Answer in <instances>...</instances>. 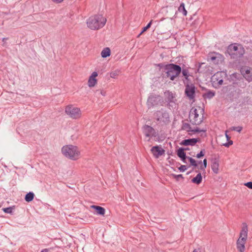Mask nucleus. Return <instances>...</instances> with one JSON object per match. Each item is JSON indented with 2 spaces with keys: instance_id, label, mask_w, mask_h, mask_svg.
Listing matches in <instances>:
<instances>
[{
  "instance_id": "obj_1",
  "label": "nucleus",
  "mask_w": 252,
  "mask_h": 252,
  "mask_svg": "<svg viewBox=\"0 0 252 252\" xmlns=\"http://www.w3.org/2000/svg\"><path fill=\"white\" fill-rule=\"evenodd\" d=\"M106 19L101 15L90 17L87 20L88 27L91 30H96L102 28L105 24Z\"/></svg>"
},
{
  "instance_id": "obj_2",
  "label": "nucleus",
  "mask_w": 252,
  "mask_h": 252,
  "mask_svg": "<svg viewBox=\"0 0 252 252\" xmlns=\"http://www.w3.org/2000/svg\"><path fill=\"white\" fill-rule=\"evenodd\" d=\"M62 152L65 157L74 160L78 159L80 156L78 148L72 145L63 146L62 148Z\"/></svg>"
},
{
  "instance_id": "obj_3",
  "label": "nucleus",
  "mask_w": 252,
  "mask_h": 252,
  "mask_svg": "<svg viewBox=\"0 0 252 252\" xmlns=\"http://www.w3.org/2000/svg\"><path fill=\"white\" fill-rule=\"evenodd\" d=\"M182 68L178 64L174 63H167L165 66L166 77L173 81L181 73Z\"/></svg>"
},
{
  "instance_id": "obj_4",
  "label": "nucleus",
  "mask_w": 252,
  "mask_h": 252,
  "mask_svg": "<svg viewBox=\"0 0 252 252\" xmlns=\"http://www.w3.org/2000/svg\"><path fill=\"white\" fill-rule=\"evenodd\" d=\"M243 226L240 233L239 239L236 242L237 250L240 252H244L245 250V244L248 237V226L246 223H243Z\"/></svg>"
},
{
  "instance_id": "obj_5",
  "label": "nucleus",
  "mask_w": 252,
  "mask_h": 252,
  "mask_svg": "<svg viewBox=\"0 0 252 252\" xmlns=\"http://www.w3.org/2000/svg\"><path fill=\"white\" fill-rule=\"evenodd\" d=\"M153 118L157 122L160 124L166 125L170 122V118L167 110L161 108L154 112Z\"/></svg>"
},
{
  "instance_id": "obj_6",
  "label": "nucleus",
  "mask_w": 252,
  "mask_h": 252,
  "mask_svg": "<svg viewBox=\"0 0 252 252\" xmlns=\"http://www.w3.org/2000/svg\"><path fill=\"white\" fill-rule=\"evenodd\" d=\"M227 51L231 58L235 60L241 58L245 53L244 48L241 45L237 44L229 45Z\"/></svg>"
},
{
  "instance_id": "obj_7",
  "label": "nucleus",
  "mask_w": 252,
  "mask_h": 252,
  "mask_svg": "<svg viewBox=\"0 0 252 252\" xmlns=\"http://www.w3.org/2000/svg\"><path fill=\"white\" fill-rule=\"evenodd\" d=\"M66 114L73 119H78L81 117V111L80 108L69 105L65 107Z\"/></svg>"
},
{
  "instance_id": "obj_8",
  "label": "nucleus",
  "mask_w": 252,
  "mask_h": 252,
  "mask_svg": "<svg viewBox=\"0 0 252 252\" xmlns=\"http://www.w3.org/2000/svg\"><path fill=\"white\" fill-rule=\"evenodd\" d=\"M189 119L192 125H199L203 122V116L199 117L197 109L192 108L189 112Z\"/></svg>"
},
{
  "instance_id": "obj_9",
  "label": "nucleus",
  "mask_w": 252,
  "mask_h": 252,
  "mask_svg": "<svg viewBox=\"0 0 252 252\" xmlns=\"http://www.w3.org/2000/svg\"><path fill=\"white\" fill-rule=\"evenodd\" d=\"M162 102V98L159 95L151 94L148 98L147 105L148 109H151L155 106L158 105Z\"/></svg>"
},
{
  "instance_id": "obj_10",
  "label": "nucleus",
  "mask_w": 252,
  "mask_h": 252,
  "mask_svg": "<svg viewBox=\"0 0 252 252\" xmlns=\"http://www.w3.org/2000/svg\"><path fill=\"white\" fill-rule=\"evenodd\" d=\"M224 74L222 72L218 71L215 73L211 78V81L213 86L215 88H218L221 85L223 82V77L222 75Z\"/></svg>"
},
{
  "instance_id": "obj_11",
  "label": "nucleus",
  "mask_w": 252,
  "mask_h": 252,
  "mask_svg": "<svg viewBox=\"0 0 252 252\" xmlns=\"http://www.w3.org/2000/svg\"><path fill=\"white\" fill-rule=\"evenodd\" d=\"M142 131L144 135L149 138L148 141H149L152 137H156L158 135V133L151 126L145 125L142 127Z\"/></svg>"
},
{
  "instance_id": "obj_12",
  "label": "nucleus",
  "mask_w": 252,
  "mask_h": 252,
  "mask_svg": "<svg viewBox=\"0 0 252 252\" xmlns=\"http://www.w3.org/2000/svg\"><path fill=\"white\" fill-rule=\"evenodd\" d=\"M185 94L190 99L192 100L195 98V87L193 84H187L186 86Z\"/></svg>"
},
{
  "instance_id": "obj_13",
  "label": "nucleus",
  "mask_w": 252,
  "mask_h": 252,
  "mask_svg": "<svg viewBox=\"0 0 252 252\" xmlns=\"http://www.w3.org/2000/svg\"><path fill=\"white\" fill-rule=\"evenodd\" d=\"M242 74L249 82L252 81V68L249 66H245L241 69Z\"/></svg>"
},
{
  "instance_id": "obj_14",
  "label": "nucleus",
  "mask_w": 252,
  "mask_h": 252,
  "mask_svg": "<svg viewBox=\"0 0 252 252\" xmlns=\"http://www.w3.org/2000/svg\"><path fill=\"white\" fill-rule=\"evenodd\" d=\"M152 154L156 158H158L164 154L165 151L158 146H153L151 150Z\"/></svg>"
},
{
  "instance_id": "obj_15",
  "label": "nucleus",
  "mask_w": 252,
  "mask_h": 252,
  "mask_svg": "<svg viewBox=\"0 0 252 252\" xmlns=\"http://www.w3.org/2000/svg\"><path fill=\"white\" fill-rule=\"evenodd\" d=\"M164 95L165 97V100L169 104L172 103H175L176 100L175 94H173L171 92L167 91L164 93Z\"/></svg>"
},
{
  "instance_id": "obj_16",
  "label": "nucleus",
  "mask_w": 252,
  "mask_h": 252,
  "mask_svg": "<svg viewBox=\"0 0 252 252\" xmlns=\"http://www.w3.org/2000/svg\"><path fill=\"white\" fill-rule=\"evenodd\" d=\"M198 141V138H190L183 140L180 144L184 146H194Z\"/></svg>"
},
{
  "instance_id": "obj_17",
  "label": "nucleus",
  "mask_w": 252,
  "mask_h": 252,
  "mask_svg": "<svg viewBox=\"0 0 252 252\" xmlns=\"http://www.w3.org/2000/svg\"><path fill=\"white\" fill-rule=\"evenodd\" d=\"M98 73L97 72L94 71L92 73V75L90 76L88 80V86L90 87H93L95 86L97 82L96 77L97 76Z\"/></svg>"
},
{
  "instance_id": "obj_18",
  "label": "nucleus",
  "mask_w": 252,
  "mask_h": 252,
  "mask_svg": "<svg viewBox=\"0 0 252 252\" xmlns=\"http://www.w3.org/2000/svg\"><path fill=\"white\" fill-rule=\"evenodd\" d=\"M219 160L217 158L213 159L211 162V169L214 173L218 174L219 173Z\"/></svg>"
},
{
  "instance_id": "obj_19",
  "label": "nucleus",
  "mask_w": 252,
  "mask_h": 252,
  "mask_svg": "<svg viewBox=\"0 0 252 252\" xmlns=\"http://www.w3.org/2000/svg\"><path fill=\"white\" fill-rule=\"evenodd\" d=\"M91 208L94 209L96 211L95 214L98 215L103 216L105 214V210L102 207L93 205L91 206Z\"/></svg>"
},
{
  "instance_id": "obj_20",
  "label": "nucleus",
  "mask_w": 252,
  "mask_h": 252,
  "mask_svg": "<svg viewBox=\"0 0 252 252\" xmlns=\"http://www.w3.org/2000/svg\"><path fill=\"white\" fill-rule=\"evenodd\" d=\"M216 93L214 91L207 90V92L204 93L202 96L205 99H211L215 95Z\"/></svg>"
},
{
  "instance_id": "obj_21",
  "label": "nucleus",
  "mask_w": 252,
  "mask_h": 252,
  "mask_svg": "<svg viewBox=\"0 0 252 252\" xmlns=\"http://www.w3.org/2000/svg\"><path fill=\"white\" fill-rule=\"evenodd\" d=\"M188 150V148H179L177 151V155L180 158H184L186 157L185 150Z\"/></svg>"
},
{
  "instance_id": "obj_22",
  "label": "nucleus",
  "mask_w": 252,
  "mask_h": 252,
  "mask_svg": "<svg viewBox=\"0 0 252 252\" xmlns=\"http://www.w3.org/2000/svg\"><path fill=\"white\" fill-rule=\"evenodd\" d=\"M202 177L201 174L199 173L195 177H194L192 180L191 182L193 183L196 184L197 185H199L202 182Z\"/></svg>"
},
{
  "instance_id": "obj_23",
  "label": "nucleus",
  "mask_w": 252,
  "mask_h": 252,
  "mask_svg": "<svg viewBox=\"0 0 252 252\" xmlns=\"http://www.w3.org/2000/svg\"><path fill=\"white\" fill-rule=\"evenodd\" d=\"M110 49L108 47L104 48L101 52V56L103 58L109 57L110 56Z\"/></svg>"
},
{
  "instance_id": "obj_24",
  "label": "nucleus",
  "mask_w": 252,
  "mask_h": 252,
  "mask_svg": "<svg viewBox=\"0 0 252 252\" xmlns=\"http://www.w3.org/2000/svg\"><path fill=\"white\" fill-rule=\"evenodd\" d=\"M34 194L32 192H29L27 193L25 197V200L28 202H31L34 198Z\"/></svg>"
},
{
  "instance_id": "obj_25",
  "label": "nucleus",
  "mask_w": 252,
  "mask_h": 252,
  "mask_svg": "<svg viewBox=\"0 0 252 252\" xmlns=\"http://www.w3.org/2000/svg\"><path fill=\"white\" fill-rule=\"evenodd\" d=\"M182 129L186 130L188 132H191L192 128L190 125L187 123H183L182 126Z\"/></svg>"
},
{
  "instance_id": "obj_26",
  "label": "nucleus",
  "mask_w": 252,
  "mask_h": 252,
  "mask_svg": "<svg viewBox=\"0 0 252 252\" xmlns=\"http://www.w3.org/2000/svg\"><path fill=\"white\" fill-rule=\"evenodd\" d=\"M178 11L180 12L183 13L184 16H186L187 14V11L186 10L185 7V4L182 2L178 7Z\"/></svg>"
},
{
  "instance_id": "obj_27",
  "label": "nucleus",
  "mask_w": 252,
  "mask_h": 252,
  "mask_svg": "<svg viewBox=\"0 0 252 252\" xmlns=\"http://www.w3.org/2000/svg\"><path fill=\"white\" fill-rule=\"evenodd\" d=\"M119 73H120L119 70H118V69L115 70L114 71H111L110 73V76L111 78L115 79L117 77V76H118L119 75Z\"/></svg>"
},
{
  "instance_id": "obj_28",
  "label": "nucleus",
  "mask_w": 252,
  "mask_h": 252,
  "mask_svg": "<svg viewBox=\"0 0 252 252\" xmlns=\"http://www.w3.org/2000/svg\"><path fill=\"white\" fill-rule=\"evenodd\" d=\"M239 87L241 88H245L246 86V84L244 82V80L243 78L238 79V81L235 83Z\"/></svg>"
},
{
  "instance_id": "obj_29",
  "label": "nucleus",
  "mask_w": 252,
  "mask_h": 252,
  "mask_svg": "<svg viewBox=\"0 0 252 252\" xmlns=\"http://www.w3.org/2000/svg\"><path fill=\"white\" fill-rule=\"evenodd\" d=\"M2 210L5 213L11 214L13 212V208L12 207H9L7 208H3Z\"/></svg>"
},
{
  "instance_id": "obj_30",
  "label": "nucleus",
  "mask_w": 252,
  "mask_h": 252,
  "mask_svg": "<svg viewBox=\"0 0 252 252\" xmlns=\"http://www.w3.org/2000/svg\"><path fill=\"white\" fill-rule=\"evenodd\" d=\"M181 72L183 74V75L185 77L186 80H188V78L189 77V72L188 69H183L182 70Z\"/></svg>"
},
{
  "instance_id": "obj_31",
  "label": "nucleus",
  "mask_w": 252,
  "mask_h": 252,
  "mask_svg": "<svg viewBox=\"0 0 252 252\" xmlns=\"http://www.w3.org/2000/svg\"><path fill=\"white\" fill-rule=\"evenodd\" d=\"M207 165V160L206 158L204 159L202 162V165L200 167V169L205 171Z\"/></svg>"
},
{
  "instance_id": "obj_32",
  "label": "nucleus",
  "mask_w": 252,
  "mask_h": 252,
  "mask_svg": "<svg viewBox=\"0 0 252 252\" xmlns=\"http://www.w3.org/2000/svg\"><path fill=\"white\" fill-rule=\"evenodd\" d=\"M189 160L190 162V164L192 166H194V167H196L197 166V162L194 159L192 158L191 157H189Z\"/></svg>"
},
{
  "instance_id": "obj_33",
  "label": "nucleus",
  "mask_w": 252,
  "mask_h": 252,
  "mask_svg": "<svg viewBox=\"0 0 252 252\" xmlns=\"http://www.w3.org/2000/svg\"><path fill=\"white\" fill-rule=\"evenodd\" d=\"M152 22H153V20H151L148 24L146 26V27H144V28H143L142 29V30L140 33V34H141L142 32L146 31L148 29H149L151 26V25L152 24Z\"/></svg>"
},
{
  "instance_id": "obj_34",
  "label": "nucleus",
  "mask_w": 252,
  "mask_h": 252,
  "mask_svg": "<svg viewBox=\"0 0 252 252\" xmlns=\"http://www.w3.org/2000/svg\"><path fill=\"white\" fill-rule=\"evenodd\" d=\"M205 149H202L201 150V151L199 153H198L196 155V157L197 158H200L205 155Z\"/></svg>"
},
{
  "instance_id": "obj_35",
  "label": "nucleus",
  "mask_w": 252,
  "mask_h": 252,
  "mask_svg": "<svg viewBox=\"0 0 252 252\" xmlns=\"http://www.w3.org/2000/svg\"><path fill=\"white\" fill-rule=\"evenodd\" d=\"M206 131V129H200L198 127H196L194 129H192L191 132H205Z\"/></svg>"
},
{
  "instance_id": "obj_36",
  "label": "nucleus",
  "mask_w": 252,
  "mask_h": 252,
  "mask_svg": "<svg viewBox=\"0 0 252 252\" xmlns=\"http://www.w3.org/2000/svg\"><path fill=\"white\" fill-rule=\"evenodd\" d=\"M187 167L186 165H182L181 166H180L179 168H178V169L181 171V172H184L187 169Z\"/></svg>"
},
{
  "instance_id": "obj_37",
  "label": "nucleus",
  "mask_w": 252,
  "mask_h": 252,
  "mask_svg": "<svg viewBox=\"0 0 252 252\" xmlns=\"http://www.w3.org/2000/svg\"><path fill=\"white\" fill-rule=\"evenodd\" d=\"M166 64H165L164 63H160L158 64L157 65L158 66L160 69H163L164 71L165 72V66Z\"/></svg>"
},
{
  "instance_id": "obj_38",
  "label": "nucleus",
  "mask_w": 252,
  "mask_h": 252,
  "mask_svg": "<svg viewBox=\"0 0 252 252\" xmlns=\"http://www.w3.org/2000/svg\"><path fill=\"white\" fill-rule=\"evenodd\" d=\"M172 176L174 177V178L176 179L177 180H178L179 179V178L184 179V177L182 174H179V175L172 174Z\"/></svg>"
},
{
  "instance_id": "obj_39",
  "label": "nucleus",
  "mask_w": 252,
  "mask_h": 252,
  "mask_svg": "<svg viewBox=\"0 0 252 252\" xmlns=\"http://www.w3.org/2000/svg\"><path fill=\"white\" fill-rule=\"evenodd\" d=\"M233 130L237 131L238 132H240L242 130V127L241 126H235L233 127Z\"/></svg>"
},
{
  "instance_id": "obj_40",
  "label": "nucleus",
  "mask_w": 252,
  "mask_h": 252,
  "mask_svg": "<svg viewBox=\"0 0 252 252\" xmlns=\"http://www.w3.org/2000/svg\"><path fill=\"white\" fill-rule=\"evenodd\" d=\"M245 186L250 189H252V182H249L245 184Z\"/></svg>"
},
{
  "instance_id": "obj_41",
  "label": "nucleus",
  "mask_w": 252,
  "mask_h": 252,
  "mask_svg": "<svg viewBox=\"0 0 252 252\" xmlns=\"http://www.w3.org/2000/svg\"><path fill=\"white\" fill-rule=\"evenodd\" d=\"M233 142L231 140H230L228 141V142H226L224 144H223V146H224L226 147H228L230 145H232Z\"/></svg>"
},
{
  "instance_id": "obj_42",
  "label": "nucleus",
  "mask_w": 252,
  "mask_h": 252,
  "mask_svg": "<svg viewBox=\"0 0 252 252\" xmlns=\"http://www.w3.org/2000/svg\"><path fill=\"white\" fill-rule=\"evenodd\" d=\"M210 57L212 61H215L216 59L217 58V57L213 56V54L212 53L210 55Z\"/></svg>"
},
{
  "instance_id": "obj_43",
  "label": "nucleus",
  "mask_w": 252,
  "mask_h": 252,
  "mask_svg": "<svg viewBox=\"0 0 252 252\" xmlns=\"http://www.w3.org/2000/svg\"><path fill=\"white\" fill-rule=\"evenodd\" d=\"M189 157H187L186 156V157H185V158H181V159L182 160V161L185 163H188V161H187V159L189 160Z\"/></svg>"
},
{
  "instance_id": "obj_44",
  "label": "nucleus",
  "mask_w": 252,
  "mask_h": 252,
  "mask_svg": "<svg viewBox=\"0 0 252 252\" xmlns=\"http://www.w3.org/2000/svg\"><path fill=\"white\" fill-rule=\"evenodd\" d=\"M64 0H52L55 3H60L62 2Z\"/></svg>"
},
{
  "instance_id": "obj_45",
  "label": "nucleus",
  "mask_w": 252,
  "mask_h": 252,
  "mask_svg": "<svg viewBox=\"0 0 252 252\" xmlns=\"http://www.w3.org/2000/svg\"><path fill=\"white\" fill-rule=\"evenodd\" d=\"M204 64V63H202L201 64L199 63V66H198V69H197V71H198V72H200V67H201V65L202 64Z\"/></svg>"
},
{
  "instance_id": "obj_46",
  "label": "nucleus",
  "mask_w": 252,
  "mask_h": 252,
  "mask_svg": "<svg viewBox=\"0 0 252 252\" xmlns=\"http://www.w3.org/2000/svg\"><path fill=\"white\" fill-rule=\"evenodd\" d=\"M100 93H101L102 95H103V96H105V92H104L103 91H101Z\"/></svg>"
},
{
  "instance_id": "obj_47",
  "label": "nucleus",
  "mask_w": 252,
  "mask_h": 252,
  "mask_svg": "<svg viewBox=\"0 0 252 252\" xmlns=\"http://www.w3.org/2000/svg\"><path fill=\"white\" fill-rule=\"evenodd\" d=\"M48 252V250L45 249L42 250L40 252Z\"/></svg>"
},
{
  "instance_id": "obj_48",
  "label": "nucleus",
  "mask_w": 252,
  "mask_h": 252,
  "mask_svg": "<svg viewBox=\"0 0 252 252\" xmlns=\"http://www.w3.org/2000/svg\"><path fill=\"white\" fill-rule=\"evenodd\" d=\"M225 136L227 139L228 140L229 138V136L226 133H225Z\"/></svg>"
},
{
  "instance_id": "obj_49",
  "label": "nucleus",
  "mask_w": 252,
  "mask_h": 252,
  "mask_svg": "<svg viewBox=\"0 0 252 252\" xmlns=\"http://www.w3.org/2000/svg\"><path fill=\"white\" fill-rule=\"evenodd\" d=\"M192 252H198V251L196 249L194 250Z\"/></svg>"
},
{
  "instance_id": "obj_50",
  "label": "nucleus",
  "mask_w": 252,
  "mask_h": 252,
  "mask_svg": "<svg viewBox=\"0 0 252 252\" xmlns=\"http://www.w3.org/2000/svg\"><path fill=\"white\" fill-rule=\"evenodd\" d=\"M6 39H7V38H3L2 39V40H3V41H4V40H6Z\"/></svg>"
},
{
  "instance_id": "obj_51",
  "label": "nucleus",
  "mask_w": 252,
  "mask_h": 252,
  "mask_svg": "<svg viewBox=\"0 0 252 252\" xmlns=\"http://www.w3.org/2000/svg\"><path fill=\"white\" fill-rule=\"evenodd\" d=\"M198 162V163H199V164H200V163H202V161H199Z\"/></svg>"
},
{
  "instance_id": "obj_52",
  "label": "nucleus",
  "mask_w": 252,
  "mask_h": 252,
  "mask_svg": "<svg viewBox=\"0 0 252 252\" xmlns=\"http://www.w3.org/2000/svg\"><path fill=\"white\" fill-rule=\"evenodd\" d=\"M217 55L220 56V54H217Z\"/></svg>"
}]
</instances>
